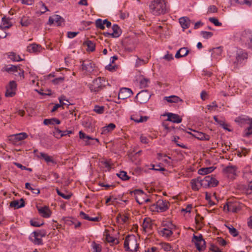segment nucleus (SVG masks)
Listing matches in <instances>:
<instances>
[{"label": "nucleus", "instance_id": "obj_24", "mask_svg": "<svg viewBox=\"0 0 252 252\" xmlns=\"http://www.w3.org/2000/svg\"><path fill=\"white\" fill-rule=\"evenodd\" d=\"M116 127L115 124L110 123L107 126H104L102 128L101 132L102 134H107L109 132L112 131Z\"/></svg>", "mask_w": 252, "mask_h": 252}, {"label": "nucleus", "instance_id": "obj_30", "mask_svg": "<svg viewBox=\"0 0 252 252\" xmlns=\"http://www.w3.org/2000/svg\"><path fill=\"white\" fill-rule=\"evenodd\" d=\"M215 168L216 167H214L213 166L201 168L198 170V173L200 175H206L213 172Z\"/></svg>", "mask_w": 252, "mask_h": 252}, {"label": "nucleus", "instance_id": "obj_18", "mask_svg": "<svg viewBox=\"0 0 252 252\" xmlns=\"http://www.w3.org/2000/svg\"><path fill=\"white\" fill-rule=\"evenodd\" d=\"M37 209L40 215L45 218H49L51 215V211L48 206L37 207Z\"/></svg>", "mask_w": 252, "mask_h": 252}, {"label": "nucleus", "instance_id": "obj_10", "mask_svg": "<svg viewBox=\"0 0 252 252\" xmlns=\"http://www.w3.org/2000/svg\"><path fill=\"white\" fill-rule=\"evenodd\" d=\"M192 242L195 245L196 249L201 251L205 249V242L203 239L202 235L200 234L199 236H196L193 235Z\"/></svg>", "mask_w": 252, "mask_h": 252}, {"label": "nucleus", "instance_id": "obj_43", "mask_svg": "<svg viewBox=\"0 0 252 252\" xmlns=\"http://www.w3.org/2000/svg\"><path fill=\"white\" fill-rule=\"evenodd\" d=\"M103 21V20L97 19L95 22L96 27L101 30H104L105 29V24Z\"/></svg>", "mask_w": 252, "mask_h": 252}, {"label": "nucleus", "instance_id": "obj_64", "mask_svg": "<svg viewBox=\"0 0 252 252\" xmlns=\"http://www.w3.org/2000/svg\"><path fill=\"white\" fill-rule=\"evenodd\" d=\"M140 140L142 143L148 144L149 143L148 138L147 137L144 136L143 135H141L140 136Z\"/></svg>", "mask_w": 252, "mask_h": 252}, {"label": "nucleus", "instance_id": "obj_35", "mask_svg": "<svg viewBox=\"0 0 252 252\" xmlns=\"http://www.w3.org/2000/svg\"><path fill=\"white\" fill-rule=\"evenodd\" d=\"M221 53L222 48L221 47H219L213 49L212 56L213 58L217 59L220 56H221Z\"/></svg>", "mask_w": 252, "mask_h": 252}, {"label": "nucleus", "instance_id": "obj_28", "mask_svg": "<svg viewBox=\"0 0 252 252\" xmlns=\"http://www.w3.org/2000/svg\"><path fill=\"white\" fill-rule=\"evenodd\" d=\"M83 45L87 47V51L89 52H94L95 49V45L92 41L87 40L84 41Z\"/></svg>", "mask_w": 252, "mask_h": 252}, {"label": "nucleus", "instance_id": "obj_31", "mask_svg": "<svg viewBox=\"0 0 252 252\" xmlns=\"http://www.w3.org/2000/svg\"><path fill=\"white\" fill-rule=\"evenodd\" d=\"M82 68L83 70L89 72L93 70V65L91 61H84L82 64Z\"/></svg>", "mask_w": 252, "mask_h": 252}, {"label": "nucleus", "instance_id": "obj_47", "mask_svg": "<svg viewBox=\"0 0 252 252\" xmlns=\"http://www.w3.org/2000/svg\"><path fill=\"white\" fill-rule=\"evenodd\" d=\"M235 2L241 5H246L251 6L252 4V0H235Z\"/></svg>", "mask_w": 252, "mask_h": 252}, {"label": "nucleus", "instance_id": "obj_48", "mask_svg": "<svg viewBox=\"0 0 252 252\" xmlns=\"http://www.w3.org/2000/svg\"><path fill=\"white\" fill-rule=\"evenodd\" d=\"M150 80L147 78H143L140 82V86L141 88H145L148 86Z\"/></svg>", "mask_w": 252, "mask_h": 252}, {"label": "nucleus", "instance_id": "obj_33", "mask_svg": "<svg viewBox=\"0 0 252 252\" xmlns=\"http://www.w3.org/2000/svg\"><path fill=\"white\" fill-rule=\"evenodd\" d=\"M249 126L245 129L243 136L248 137L252 135V119L249 120Z\"/></svg>", "mask_w": 252, "mask_h": 252}, {"label": "nucleus", "instance_id": "obj_58", "mask_svg": "<svg viewBox=\"0 0 252 252\" xmlns=\"http://www.w3.org/2000/svg\"><path fill=\"white\" fill-rule=\"evenodd\" d=\"M62 133V131L59 129L58 128H55L54 131L53 132V135L57 138H60L61 134Z\"/></svg>", "mask_w": 252, "mask_h": 252}, {"label": "nucleus", "instance_id": "obj_9", "mask_svg": "<svg viewBox=\"0 0 252 252\" xmlns=\"http://www.w3.org/2000/svg\"><path fill=\"white\" fill-rule=\"evenodd\" d=\"M28 137L25 132H21L10 135L8 137L9 142L13 145H18L20 142Z\"/></svg>", "mask_w": 252, "mask_h": 252}, {"label": "nucleus", "instance_id": "obj_49", "mask_svg": "<svg viewBox=\"0 0 252 252\" xmlns=\"http://www.w3.org/2000/svg\"><path fill=\"white\" fill-rule=\"evenodd\" d=\"M131 120L136 123H142L147 121L148 117L147 116H141L139 119L135 118V117H132Z\"/></svg>", "mask_w": 252, "mask_h": 252}, {"label": "nucleus", "instance_id": "obj_15", "mask_svg": "<svg viewBox=\"0 0 252 252\" xmlns=\"http://www.w3.org/2000/svg\"><path fill=\"white\" fill-rule=\"evenodd\" d=\"M188 133L200 140L208 141L210 138L209 135L194 130H192V132H188Z\"/></svg>", "mask_w": 252, "mask_h": 252}, {"label": "nucleus", "instance_id": "obj_14", "mask_svg": "<svg viewBox=\"0 0 252 252\" xmlns=\"http://www.w3.org/2000/svg\"><path fill=\"white\" fill-rule=\"evenodd\" d=\"M133 94L132 91L130 89L127 88H123L120 89L118 94V98L125 99L130 97Z\"/></svg>", "mask_w": 252, "mask_h": 252}, {"label": "nucleus", "instance_id": "obj_2", "mask_svg": "<svg viewBox=\"0 0 252 252\" xmlns=\"http://www.w3.org/2000/svg\"><path fill=\"white\" fill-rule=\"evenodd\" d=\"M138 244L136 238L133 235H128L124 242V248L126 251L136 252L137 251Z\"/></svg>", "mask_w": 252, "mask_h": 252}, {"label": "nucleus", "instance_id": "obj_60", "mask_svg": "<svg viewBox=\"0 0 252 252\" xmlns=\"http://www.w3.org/2000/svg\"><path fill=\"white\" fill-rule=\"evenodd\" d=\"M200 182L201 187L207 188H209L208 185H207V181L206 179V176H205L203 179L200 178Z\"/></svg>", "mask_w": 252, "mask_h": 252}, {"label": "nucleus", "instance_id": "obj_19", "mask_svg": "<svg viewBox=\"0 0 252 252\" xmlns=\"http://www.w3.org/2000/svg\"><path fill=\"white\" fill-rule=\"evenodd\" d=\"M167 116V121H168L177 124L180 123L182 122V118L177 114L168 113Z\"/></svg>", "mask_w": 252, "mask_h": 252}, {"label": "nucleus", "instance_id": "obj_61", "mask_svg": "<svg viewBox=\"0 0 252 252\" xmlns=\"http://www.w3.org/2000/svg\"><path fill=\"white\" fill-rule=\"evenodd\" d=\"M217 242L219 245L221 246H225L226 245V241L221 238H218Z\"/></svg>", "mask_w": 252, "mask_h": 252}, {"label": "nucleus", "instance_id": "obj_62", "mask_svg": "<svg viewBox=\"0 0 252 252\" xmlns=\"http://www.w3.org/2000/svg\"><path fill=\"white\" fill-rule=\"evenodd\" d=\"M209 249L213 252H221L220 249L214 244H211L210 245Z\"/></svg>", "mask_w": 252, "mask_h": 252}, {"label": "nucleus", "instance_id": "obj_29", "mask_svg": "<svg viewBox=\"0 0 252 252\" xmlns=\"http://www.w3.org/2000/svg\"><path fill=\"white\" fill-rule=\"evenodd\" d=\"M12 24L10 22V20L9 18L3 17L2 18L1 24L0 25L1 28L5 30H7L10 28L12 26Z\"/></svg>", "mask_w": 252, "mask_h": 252}, {"label": "nucleus", "instance_id": "obj_32", "mask_svg": "<svg viewBox=\"0 0 252 252\" xmlns=\"http://www.w3.org/2000/svg\"><path fill=\"white\" fill-rule=\"evenodd\" d=\"M43 124L45 125H54L55 124L59 125L61 124V121L56 118L46 119L44 120Z\"/></svg>", "mask_w": 252, "mask_h": 252}, {"label": "nucleus", "instance_id": "obj_27", "mask_svg": "<svg viewBox=\"0 0 252 252\" xmlns=\"http://www.w3.org/2000/svg\"><path fill=\"white\" fill-rule=\"evenodd\" d=\"M206 179L209 188L215 187L218 185L219 182L214 177L211 176H207Z\"/></svg>", "mask_w": 252, "mask_h": 252}, {"label": "nucleus", "instance_id": "obj_59", "mask_svg": "<svg viewBox=\"0 0 252 252\" xmlns=\"http://www.w3.org/2000/svg\"><path fill=\"white\" fill-rule=\"evenodd\" d=\"M7 32H6V30L1 28L0 26V38H4L7 36Z\"/></svg>", "mask_w": 252, "mask_h": 252}, {"label": "nucleus", "instance_id": "obj_44", "mask_svg": "<svg viewBox=\"0 0 252 252\" xmlns=\"http://www.w3.org/2000/svg\"><path fill=\"white\" fill-rule=\"evenodd\" d=\"M106 241L110 243H112L113 244L117 245L119 243V240L112 236H111L110 235H107L106 237Z\"/></svg>", "mask_w": 252, "mask_h": 252}, {"label": "nucleus", "instance_id": "obj_6", "mask_svg": "<svg viewBox=\"0 0 252 252\" xmlns=\"http://www.w3.org/2000/svg\"><path fill=\"white\" fill-rule=\"evenodd\" d=\"M163 227L159 231L160 234L166 238L170 237L173 234L172 230L175 225L170 222H165L163 223Z\"/></svg>", "mask_w": 252, "mask_h": 252}, {"label": "nucleus", "instance_id": "obj_56", "mask_svg": "<svg viewBox=\"0 0 252 252\" xmlns=\"http://www.w3.org/2000/svg\"><path fill=\"white\" fill-rule=\"evenodd\" d=\"M94 111L97 114H102L104 112V107L96 105L94 108Z\"/></svg>", "mask_w": 252, "mask_h": 252}, {"label": "nucleus", "instance_id": "obj_53", "mask_svg": "<svg viewBox=\"0 0 252 252\" xmlns=\"http://www.w3.org/2000/svg\"><path fill=\"white\" fill-rule=\"evenodd\" d=\"M59 100L60 101V103L62 104L63 106L66 105H69L68 103H69L68 100L66 99V97L65 96H61L59 98Z\"/></svg>", "mask_w": 252, "mask_h": 252}, {"label": "nucleus", "instance_id": "obj_57", "mask_svg": "<svg viewBox=\"0 0 252 252\" xmlns=\"http://www.w3.org/2000/svg\"><path fill=\"white\" fill-rule=\"evenodd\" d=\"M202 220H203V218L200 216L199 215H197L195 218V221L196 223L200 226L201 225Z\"/></svg>", "mask_w": 252, "mask_h": 252}, {"label": "nucleus", "instance_id": "obj_5", "mask_svg": "<svg viewBox=\"0 0 252 252\" xmlns=\"http://www.w3.org/2000/svg\"><path fill=\"white\" fill-rule=\"evenodd\" d=\"M131 195L134 194L136 202L139 204H143L151 202V199L141 189H135L131 191Z\"/></svg>", "mask_w": 252, "mask_h": 252}, {"label": "nucleus", "instance_id": "obj_50", "mask_svg": "<svg viewBox=\"0 0 252 252\" xmlns=\"http://www.w3.org/2000/svg\"><path fill=\"white\" fill-rule=\"evenodd\" d=\"M200 35L205 39H208L211 38L213 33L212 32H206V31H201L200 32Z\"/></svg>", "mask_w": 252, "mask_h": 252}, {"label": "nucleus", "instance_id": "obj_20", "mask_svg": "<svg viewBox=\"0 0 252 252\" xmlns=\"http://www.w3.org/2000/svg\"><path fill=\"white\" fill-rule=\"evenodd\" d=\"M190 184L192 190L195 191L198 190L201 187L200 177L192 179L190 181Z\"/></svg>", "mask_w": 252, "mask_h": 252}, {"label": "nucleus", "instance_id": "obj_21", "mask_svg": "<svg viewBox=\"0 0 252 252\" xmlns=\"http://www.w3.org/2000/svg\"><path fill=\"white\" fill-rule=\"evenodd\" d=\"M40 45L36 44H32L27 47V51L30 53H38L42 50Z\"/></svg>", "mask_w": 252, "mask_h": 252}, {"label": "nucleus", "instance_id": "obj_4", "mask_svg": "<svg viewBox=\"0 0 252 252\" xmlns=\"http://www.w3.org/2000/svg\"><path fill=\"white\" fill-rule=\"evenodd\" d=\"M2 70L9 73L14 74L16 77L23 79L24 78V71L19 65H8L2 68Z\"/></svg>", "mask_w": 252, "mask_h": 252}, {"label": "nucleus", "instance_id": "obj_26", "mask_svg": "<svg viewBox=\"0 0 252 252\" xmlns=\"http://www.w3.org/2000/svg\"><path fill=\"white\" fill-rule=\"evenodd\" d=\"M164 99L169 103H178L182 102L183 100L179 97L176 95H170L169 96H165Z\"/></svg>", "mask_w": 252, "mask_h": 252}, {"label": "nucleus", "instance_id": "obj_41", "mask_svg": "<svg viewBox=\"0 0 252 252\" xmlns=\"http://www.w3.org/2000/svg\"><path fill=\"white\" fill-rule=\"evenodd\" d=\"M31 23L32 20L27 17H23L21 20V24L24 27H28Z\"/></svg>", "mask_w": 252, "mask_h": 252}, {"label": "nucleus", "instance_id": "obj_40", "mask_svg": "<svg viewBox=\"0 0 252 252\" xmlns=\"http://www.w3.org/2000/svg\"><path fill=\"white\" fill-rule=\"evenodd\" d=\"M117 176L123 181H126L129 179L127 173L125 171H121L117 173Z\"/></svg>", "mask_w": 252, "mask_h": 252}, {"label": "nucleus", "instance_id": "obj_63", "mask_svg": "<svg viewBox=\"0 0 252 252\" xmlns=\"http://www.w3.org/2000/svg\"><path fill=\"white\" fill-rule=\"evenodd\" d=\"M217 12V8L215 5H211L209 7L208 13H215Z\"/></svg>", "mask_w": 252, "mask_h": 252}, {"label": "nucleus", "instance_id": "obj_22", "mask_svg": "<svg viewBox=\"0 0 252 252\" xmlns=\"http://www.w3.org/2000/svg\"><path fill=\"white\" fill-rule=\"evenodd\" d=\"M179 23L182 28L185 30L189 28L190 20L187 17H183L179 19Z\"/></svg>", "mask_w": 252, "mask_h": 252}, {"label": "nucleus", "instance_id": "obj_3", "mask_svg": "<svg viewBox=\"0 0 252 252\" xmlns=\"http://www.w3.org/2000/svg\"><path fill=\"white\" fill-rule=\"evenodd\" d=\"M105 82L104 78L98 77L94 79L91 83H89L87 86L91 92L96 94L105 87Z\"/></svg>", "mask_w": 252, "mask_h": 252}, {"label": "nucleus", "instance_id": "obj_36", "mask_svg": "<svg viewBox=\"0 0 252 252\" xmlns=\"http://www.w3.org/2000/svg\"><path fill=\"white\" fill-rule=\"evenodd\" d=\"M38 157L43 158L47 162H54L52 157L48 155L47 154L41 152L39 153V156H38Z\"/></svg>", "mask_w": 252, "mask_h": 252}, {"label": "nucleus", "instance_id": "obj_54", "mask_svg": "<svg viewBox=\"0 0 252 252\" xmlns=\"http://www.w3.org/2000/svg\"><path fill=\"white\" fill-rule=\"evenodd\" d=\"M209 20L211 23H213L216 26H221V23L220 22L218 19L214 17H210L209 19Z\"/></svg>", "mask_w": 252, "mask_h": 252}, {"label": "nucleus", "instance_id": "obj_12", "mask_svg": "<svg viewBox=\"0 0 252 252\" xmlns=\"http://www.w3.org/2000/svg\"><path fill=\"white\" fill-rule=\"evenodd\" d=\"M247 57L246 52L241 50L238 51L236 56V61L234 63V68H238L239 64L242 63L243 61L247 59Z\"/></svg>", "mask_w": 252, "mask_h": 252}, {"label": "nucleus", "instance_id": "obj_38", "mask_svg": "<svg viewBox=\"0 0 252 252\" xmlns=\"http://www.w3.org/2000/svg\"><path fill=\"white\" fill-rule=\"evenodd\" d=\"M8 58L13 62H19L22 60L19 55L14 52L9 53Z\"/></svg>", "mask_w": 252, "mask_h": 252}, {"label": "nucleus", "instance_id": "obj_55", "mask_svg": "<svg viewBox=\"0 0 252 252\" xmlns=\"http://www.w3.org/2000/svg\"><path fill=\"white\" fill-rule=\"evenodd\" d=\"M218 124H219L223 129L228 131H230L231 129L228 128V125L226 124L223 120H221L220 121H219Z\"/></svg>", "mask_w": 252, "mask_h": 252}, {"label": "nucleus", "instance_id": "obj_46", "mask_svg": "<svg viewBox=\"0 0 252 252\" xmlns=\"http://www.w3.org/2000/svg\"><path fill=\"white\" fill-rule=\"evenodd\" d=\"M158 158L159 159L162 160L163 161L167 163H169L168 159H171L170 157H167L166 155H163L161 153L158 154Z\"/></svg>", "mask_w": 252, "mask_h": 252}, {"label": "nucleus", "instance_id": "obj_52", "mask_svg": "<svg viewBox=\"0 0 252 252\" xmlns=\"http://www.w3.org/2000/svg\"><path fill=\"white\" fill-rule=\"evenodd\" d=\"M57 194L62 197L63 198L65 199H69L71 197V194H65L62 192H61L59 189H56Z\"/></svg>", "mask_w": 252, "mask_h": 252}, {"label": "nucleus", "instance_id": "obj_13", "mask_svg": "<svg viewBox=\"0 0 252 252\" xmlns=\"http://www.w3.org/2000/svg\"><path fill=\"white\" fill-rule=\"evenodd\" d=\"M17 85L16 82L11 81L9 82V85L6 87L5 95L6 97H12L16 94Z\"/></svg>", "mask_w": 252, "mask_h": 252}, {"label": "nucleus", "instance_id": "obj_11", "mask_svg": "<svg viewBox=\"0 0 252 252\" xmlns=\"http://www.w3.org/2000/svg\"><path fill=\"white\" fill-rule=\"evenodd\" d=\"M112 29L113 31L112 32H104L103 33L104 36L105 37H111L113 38H117L120 36L122 33V31L118 25H113L112 27Z\"/></svg>", "mask_w": 252, "mask_h": 252}, {"label": "nucleus", "instance_id": "obj_8", "mask_svg": "<svg viewBox=\"0 0 252 252\" xmlns=\"http://www.w3.org/2000/svg\"><path fill=\"white\" fill-rule=\"evenodd\" d=\"M244 206V204L239 202L229 201L224 206V208H227L228 211L236 213L241 210Z\"/></svg>", "mask_w": 252, "mask_h": 252}, {"label": "nucleus", "instance_id": "obj_16", "mask_svg": "<svg viewBox=\"0 0 252 252\" xmlns=\"http://www.w3.org/2000/svg\"><path fill=\"white\" fill-rule=\"evenodd\" d=\"M29 239L35 245H40L43 244L42 238L38 237L36 231L32 232L29 237Z\"/></svg>", "mask_w": 252, "mask_h": 252}, {"label": "nucleus", "instance_id": "obj_25", "mask_svg": "<svg viewBox=\"0 0 252 252\" xmlns=\"http://www.w3.org/2000/svg\"><path fill=\"white\" fill-rule=\"evenodd\" d=\"M189 52V50L186 47L180 48L176 53L175 58L179 59L181 57L186 56Z\"/></svg>", "mask_w": 252, "mask_h": 252}, {"label": "nucleus", "instance_id": "obj_51", "mask_svg": "<svg viewBox=\"0 0 252 252\" xmlns=\"http://www.w3.org/2000/svg\"><path fill=\"white\" fill-rule=\"evenodd\" d=\"M161 249L164 250L165 252H169L171 250V246L170 245L167 243H161L160 244Z\"/></svg>", "mask_w": 252, "mask_h": 252}, {"label": "nucleus", "instance_id": "obj_17", "mask_svg": "<svg viewBox=\"0 0 252 252\" xmlns=\"http://www.w3.org/2000/svg\"><path fill=\"white\" fill-rule=\"evenodd\" d=\"M63 21V19L60 16L55 15L49 17L48 23L50 25L54 24L55 25L59 26L61 25Z\"/></svg>", "mask_w": 252, "mask_h": 252}, {"label": "nucleus", "instance_id": "obj_23", "mask_svg": "<svg viewBox=\"0 0 252 252\" xmlns=\"http://www.w3.org/2000/svg\"><path fill=\"white\" fill-rule=\"evenodd\" d=\"M237 168L235 166L229 165L223 169V172L228 175H235L236 174Z\"/></svg>", "mask_w": 252, "mask_h": 252}, {"label": "nucleus", "instance_id": "obj_34", "mask_svg": "<svg viewBox=\"0 0 252 252\" xmlns=\"http://www.w3.org/2000/svg\"><path fill=\"white\" fill-rule=\"evenodd\" d=\"M142 227L143 230L146 232L152 229V224L151 220L149 219H144L142 224Z\"/></svg>", "mask_w": 252, "mask_h": 252}, {"label": "nucleus", "instance_id": "obj_39", "mask_svg": "<svg viewBox=\"0 0 252 252\" xmlns=\"http://www.w3.org/2000/svg\"><path fill=\"white\" fill-rule=\"evenodd\" d=\"M25 188L29 190H31L33 194H38L40 192V190L38 189L33 188L30 183H26Z\"/></svg>", "mask_w": 252, "mask_h": 252}, {"label": "nucleus", "instance_id": "obj_42", "mask_svg": "<svg viewBox=\"0 0 252 252\" xmlns=\"http://www.w3.org/2000/svg\"><path fill=\"white\" fill-rule=\"evenodd\" d=\"M243 36L247 39L248 41H252V31L250 30L245 31L243 33Z\"/></svg>", "mask_w": 252, "mask_h": 252}, {"label": "nucleus", "instance_id": "obj_45", "mask_svg": "<svg viewBox=\"0 0 252 252\" xmlns=\"http://www.w3.org/2000/svg\"><path fill=\"white\" fill-rule=\"evenodd\" d=\"M148 58H147L146 60H143L139 58H138L136 61L135 66L137 67L142 65H144L148 62Z\"/></svg>", "mask_w": 252, "mask_h": 252}, {"label": "nucleus", "instance_id": "obj_37", "mask_svg": "<svg viewBox=\"0 0 252 252\" xmlns=\"http://www.w3.org/2000/svg\"><path fill=\"white\" fill-rule=\"evenodd\" d=\"M91 248L93 252H101L102 250L101 246L99 244L96 243L94 241L92 243Z\"/></svg>", "mask_w": 252, "mask_h": 252}, {"label": "nucleus", "instance_id": "obj_1", "mask_svg": "<svg viewBox=\"0 0 252 252\" xmlns=\"http://www.w3.org/2000/svg\"><path fill=\"white\" fill-rule=\"evenodd\" d=\"M166 0H152L149 4V11L154 15L164 14L168 11Z\"/></svg>", "mask_w": 252, "mask_h": 252}, {"label": "nucleus", "instance_id": "obj_7", "mask_svg": "<svg viewBox=\"0 0 252 252\" xmlns=\"http://www.w3.org/2000/svg\"><path fill=\"white\" fill-rule=\"evenodd\" d=\"M169 208V203L162 199L158 200L156 203L151 206V209L153 211L156 210L158 212H164Z\"/></svg>", "mask_w": 252, "mask_h": 252}]
</instances>
